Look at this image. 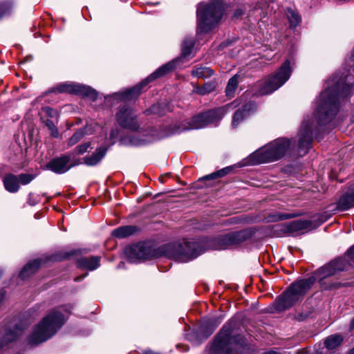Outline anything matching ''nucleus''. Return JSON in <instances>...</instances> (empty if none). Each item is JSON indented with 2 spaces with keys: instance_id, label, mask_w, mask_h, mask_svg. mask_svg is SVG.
<instances>
[{
  "instance_id": "49",
  "label": "nucleus",
  "mask_w": 354,
  "mask_h": 354,
  "mask_svg": "<svg viewBox=\"0 0 354 354\" xmlns=\"http://www.w3.org/2000/svg\"><path fill=\"white\" fill-rule=\"evenodd\" d=\"M241 15V11H239V10H237V11L236 12V13H235V16H236V17H238V16H239V15Z\"/></svg>"
},
{
  "instance_id": "40",
  "label": "nucleus",
  "mask_w": 354,
  "mask_h": 354,
  "mask_svg": "<svg viewBox=\"0 0 354 354\" xmlns=\"http://www.w3.org/2000/svg\"><path fill=\"white\" fill-rule=\"evenodd\" d=\"M69 255L68 254H65L64 255L55 254L51 256L49 259L50 261H62L63 259H66Z\"/></svg>"
},
{
  "instance_id": "25",
  "label": "nucleus",
  "mask_w": 354,
  "mask_h": 354,
  "mask_svg": "<svg viewBox=\"0 0 354 354\" xmlns=\"http://www.w3.org/2000/svg\"><path fill=\"white\" fill-rule=\"evenodd\" d=\"M41 264V259H37L27 263L19 273V277L25 279L34 274Z\"/></svg>"
},
{
  "instance_id": "10",
  "label": "nucleus",
  "mask_w": 354,
  "mask_h": 354,
  "mask_svg": "<svg viewBox=\"0 0 354 354\" xmlns=\"http://www.w3.org/2000/svg\"><path fill=\"white\" fill-rule=\"evenodd\" d=\"M176 61H172L158 68L155 72L142 80L140 83L136 85L133 88H129L122 93L120 95L122 100L129 101L136 98L141 93V90L146 86L149 82L154 80L162 77L175 68Z\"/></svg>"
},
{
  "instance_id": "28",
  "label": "nucleus",
  "mask_w": 354,
  "mask_h": 354,
  "mask_svg": "<svg viewBox=\"0 0 354 354\" xmlns=\"http://www.w3.org/2000/svg\"><path fill=\"white\" fill-rule=\"evenodd\" d=\"M195 45V40L192 37H187L185 38L182 44V52H181V57L182 58H187L192 54L193 48Z\"/></svg>"
},
{
  "instance_id": "54",
  "label": "nucleus",
  "mask_w": 354,
  "mask_h": 354,
  "mask_svg": "<svg viewBox=\"0 0 354 354\" xmlns=\"http://www.w3.org/2000/svg\"><path fill=\"white\" fill-rule=\"evenodd\" d=\"M214 328L210 331V334H212V332L214 331Z\"/></svg>"
},
{
  "instance_id": "6",
  "label": "nucleus",
  "mask_w": 354,
  "mask_h": 354,
  "mask_svg": "<svg viewBox=\"0 0 354 354\" xmlns=\"http://www.w3.org/2000/svg\"><path fill=\"white\" fill-rule=\"evenodd\" d=\"M291 147V141L279 138L256 151L250 156L253 165L273 162L282 158Z\"/></svg>"
},
{
  "instance_id": "7",
  "label": "nucleus",
  "mask_w": 354,
  "mask_h": 354,
  "mask_svg": "<svg viewBox=\"0 0 354 354\" xmlns=\"http://www.w3.org/2000/svg\"><path fill=\"white\" fill-rule=\"evenodd\" d=\"M292 71L290 61H285L274 74L258 83L255 94L264 95L277 90L288 80Z\"/></svg>"
},
{
  "instance_id": "29",
  "label": "nucleus",
  "mask_w": 354,
  "mask_h": 354,
  "mask_svg": "<svg viewBox=\"0 0 354 354\" xmlns=\"http://www.w3.org/2000/svg\"><path fill=\"white\" fill-rule=\"evenodd\" d=\"M343 341V337L339 334H335L328 336L324 344L328 349H333L340 345Z\"/></svg>"
},
{
  "instance_id": "47",
  "label": "nucleus",
  "mask_w": 354,
  "mask_h": 354,
  "mask_svg": "<svg viewBox=\"0 0 354 354\" xmlns=\"http://www.w3.org/2000/svg\"><path fill=\"white\" fill-rule=\"evenodd\" d=\"M51 131V136L56 138L58 136V134H59V132H58V129H57V133L55 134V132L53 131V130H50Z\"/></svg>"
},
{
  "instance_id": "53",
  "label": "nucleus",
  "mask_w": 354,
  "mask_h": 354,
  "mask_svg": "<svg viewBox=\"0 0 354 354\" xmlns=\"http://www.w3.org/2000/svg\"><path fill=\"white\" fill-rule=\"evenodd\" d=\"M2 274H3V272H2V270H0V278L1 277Z\"/></svg>"
},
{
  "instance_id": "42",
  "label": "nucleus",
  "mask_w": 354,
  "mask_h": 354,
  "mask_svg": "<svg viewBox=\"0 0 354 354\" xmlns=\"http://www.w3.org/2000/svg\"><path fill=\"white\" fill-rule=\"evenodd\" d=\"M32 196L33 195L32 194H30L28 195V203L31 205V206H33L35 205H36L37 203V201H36L35 200H34L32 198Z\"/></svg>"
},
{
  "instance_id": "14",
  "label": "nucleus",
  "mask_w": 354,
  "mask_h": 354,
  "mask_svg": "<svg viewBox=\"0 0 354 354\" xmlns=\"http://www.w3.org/2000/svg\"><path fill=\"white\" fill-rule=\"evenodd\" d=\"M116 120L118 124L124 129L136 131L139 129V124L136 115L132 108L128 105L120 107L116 113Z\"/></svg>"
},
{
  "instance_id": "43",
  "label": "nucleus",
  "mask_w": 354,
  "mask_h": 354,
  "mask_svg": "<svg viewBox=\"0 0 354 354\" xmlns=\"http://www.w3.org/2000/svg\"><path fill=\"white\" fill-rule=\"evenodd\" d=\"M347 254L351 259L354 260V245L347 251Z\"/></svg>"
},
{
  "instance_id": "51",
  "label": "nucleus",
  "mask_w": 354,
  "mask_h": 354,
  "mask_svg": "<svg viewBox=\"0 0 354 354\" xmlns=\"http://www.w3.org/2000/svg\"><path fill=\"white\" fill-rule=\"evenodd\" d=\"M159 180H160V181L162 183H164V182H165V181H164V177H163V176H160V177L159 178Z\"/></svg>"
},
{
  "instance_id": "24",
  "label": "nucleus",
  "mask_w": 354,
  "mask_h": 354,
  "mask_svg": "<svg viewBox=\"0 0 354 354\" xmlns=\"http://www.w3.org/2000/svg\"><path fill=\"white\" fill-rule=\"evenodd\" d=\"M107 151V148H97L94 153L84 158V163L88 166H94L97 165L104 158Z\"/></svg>"
},
{
  "instance_id": "52",
  "label": "nucleus",
  "mask_w": 354,
  "mask_h": 354,
  "mask_svg": "<svg viewBox=\"0 0 354 354\" xmlns=\"http://www.w3.org/2000/svg\"><path fill=\"white\" fill-rule=\"evenodd\" d=\"M349 354H354V347L349 351Z\"/></svg>"
},
{
  "instance_id": "4",
  "label": "nucleus",
  "mask_w": 354,
  "mask_h": 354,
  "mask_svg": "<svg viewBox=\"0 0 354 354\" xmlns=\"http://www.w3.org/2000/svg\"><path fill=\"white\" fill-rule=\"evenodd\" d=\"M236 326V322L232 320L222 327L209 348V354L234 353L242 342V336L235 330Z\"/></svg>"
},
{
  "instance_id": "37",
  "label": "nucleus",
  "mask_w": 354,
  "mask_h": 354,
  "mask_svg": "<svg viewBox=\"0 0 354 354\" xmlns=\"http://www.w3.org/2000/svg\"><path fill=\"white\" fill-rule=\"evenodd\" d=\"M90 146V142H84L82 145H80L75 148L74 153L77 155L83 154L87 151Z\"/></svg>"
},
{
  "instance_id": "5",
  "label": "nucleus",
  "mask_w": 354,
  "mask_h": 354,
  "mask_svg": "<svg viewBox=\"0 0 354 354\" xmlns=\"http://www.w3.org/2000/svg\"><path fill=\"white\" fill-rule=\"evenodd\" d=\"M224 11L222 0L200 3L197 8V32L210 31L221 20Z\"/></svg>"
},
{
  "instance_id": "46",
  "label": "nucleus",
  "mask_w": 354,
  "mask_h": 354,
  "mask_svg": "<svg viewBox=\"0 0 354 354\" xmlns=\"http://www.w3.org/2000/svg\"><path fill=\"white\" fill-rule=\"evenodd\" d=\"M262 354H281V353L279 352H277L275 351H266V352H264Z\"/></svg>"
},
{
  "instance_id": "8",
  "label": "nucleus",
  "mask_w": 354,
  "mask_h": 354,
  "mask_svg": "<svg viewBox=\"0 0 354 354\" xmlns=\"http://www.w3.org/2000/svg\"><path fill=\"white\" fill-rule=\"evenodd\" d=\"M164 254L178 262H187L196 258L198 253L194 242L171 243L162 248Z\"/></svg>"
},
{
  "instance_id": "17",
  "label": "nucleus",
  "mask_w": 354,
  "mask_h": 354,
  "mask_svg": "<svg viewBox=\"0 0 354 354\" xmlns=\"http://www.w3.org/2000/svg\"><path fill=\"white\" fill-rule=\"evenodd\" d=\"M26 326L21 322L16 324L14 328L10 326L5 328L0 332V349L7 346L10 343L15 342L22 335Z\"/></svg>"
},
{
  "instance_id": "21",
  "label": "nucleus",
  "mask_w": 354,
  "mask_h": 354,
  "mask_svg": "<svg viewBox=\"0 0 354 354\" xmlns=\"http://www.w3.org/2000/svg\"><path fill=\"white\" fill-rule=\"evenodd\" d=\"M256 109V106L252 102H249L239 109L234 114L232 119V126L236 127L239 123L245 118L251 111Z\"/></svg>"
},
{
  "instance_id": "16",
  "label": "nucleus",
  "mask_w": 354,
  "mask_h": 354,
  "mask_svg": "<svg viewBox=\"0 0 354 354\" xmlns=\"http://www.w3.org/2000/svg\"><path fill=\"white\" fill-rule=\"evenodd\" d=\"M313 121L311 119H304L299 131L298 151L300 156L306 153L313 140Z\"/></svg>"
},
{
  "instance_id": "48",
  "label": "nucleus",
  "mask_w": 354,
  "mask_h": 354,
  "mask_svg": "<svg viewBox=\"0 0 354 354\" xmlns=\"http://www.w3.org/2000/svg\"><path fill=\"white\" fill-rule=\"evenodd\" d=\"M142 354H160V353H155L151 351H147L143 352Z\"/></svg>"
},
{
  "instance_id": "35",
  "label": "nucleus",
  "mask_w": 354,
  "mask_h": 354,
  "mask_svg": "<svg viewBox=\"0 0 354 354\" xmlns=\"http://www.w3.org/2000/svg\"><path fill=\"white\" fill-rule=\"evenodd\" d=\"M85 135L84 129H80L77 130L75 133L68 139V145L72 147L80 141Z\"/></svg>"
},
{
  "instance_id": "9",
  "label": "nucleus",
  "mask_w": 354,
  "mask_h": 354,
  "mask_svg": "<svg viewBox=\"0 0 354 354\" xmlns=\"http://www.w3.org/2000/svg\"><path fill=\"white\" fill-rule=\"evenodd\" d=\"M226 113L225 107H219L193 116L184 121V130H193L204 128L209 124L218 123Z\"/></svg>"
},
{
  "instance_id": "15",
  "label": "nucleus",
  "mask_w": 354,
  "mask_h": 354,
  "mask_svg": "<svg viewBox=\"0 0 354 354\" xmlns=\"http://www.w3.org/2000/svg\"><path fill=\"white\" fill-rule=\"evenodd\" d=\"M35 174H20L15 175L7 174L3 178V184L5 189L10 193H16L20 189V183L23 185L29 184L35 178Z\"/></svg>"
},
{
  "instance_id": "2",
  "label": "nucleus",
  "mask_w": 354,
  "mask_h": 354,
  "mask_svg": "<svg viewBox=\"0 0 354 354\" xmlns=\"http://www.w3.org/2000/svg\"><path fill=\"white\" fill-rule=\"evenodd\" d=\"M352 75L335 73L326 82L317 101L315 116L319 125L329 122L337 113L339 100L352 93Z\"/></svg>"
},
{
  "instance_id": "27",
  "label": "nucleus",
  "mask_w": 354,
  "mask_h": 354,
  "mask_svg": "<svg viewBox=\"0 0 354 354\" xmlns=\"http://www.w3.org/2000/svg\"><path fill=\"white\" fill-rule=\"evenodd\" d=\"M214 73V71L209 67L203 66H195L192 71V75L198 78L205 79L211 77Z\"/></svg>"
},
{
  "instance_id": "1",
  "label": "nucleus",
  "mask_w": 354,
  "mask_h": 354,
  "mask_svg": "<svg viewBox=\"0 0 354 354\" xmlns=\"http://www.w3.org/2000/svg\"><path fill=\"white\" fill-rule=\"evenodd\" d=\"M346 265V262L344 259H337L316 270L313 276L296 281L283 295L275 299L272 304L273 308L278 312L291 308L304 297L316 280H318L321 287L325 290L339 287V283H330L328 281V279L343 271Z\"/></svg>"
},
{
  "instance_id": "31",
  "label": "nucleus",
  "mask_w": 354,
  "mask_h": 354,
  "mask_svg": "<svg viewBox=\"0 0 354 354\" xmlns=\"http://www.w3.org/2000/svg\"><path fill=\"white\" fill-rule=\"evenodd\" d=\"M299 216V214H286L281 212H275L270 214L268 216V220L270 222H277L295 218Z\"/></svg>"
},
{
  "instance_id": "13",
  "label": "nucleus",
  "mask_w": 354,
  "mask_h": 354,
  "mask_svg": "<svg viewBox=\"0 0 354 354\" xmlns=\"http://www.w3.org/2000/svg\"><path fill=\"white\" fill-rule=\"evenodd\" d=\"M125 254L131 263L149 259L156 255L155 250L149 242H140L131 245L125 249Z\"/></svg>"
},
{
  "instance_id": "12",
  "label": "nucleus",
  "mask_w": 354,
  "mask_h": 354,
  "mask_svg": "<svg viewBox=\"0 0 354 354\" xmlns=\"http://www.w3.org/2000/svg\"><path fill=\"white\" fill-rule=\"evenodd\" d=\"M48 93H69L86 96L95 101L97 93L92 88L74 82H64L50 88Z\"/></svg>"
},
{
  "instance_id": "11",
  "label": "nucleus",
  "mask_w": 354,
  "mask_h": 354,
  "mask_svg": "<svg viewBox=\"0 0 354 354\" xmlns=\"http://www.w3.org/2000/svg\"><path fill=\"white\" fill-rule=\"evenodd\" d=\"M251 235V232L247 230L220 235L214 239L213 248L214 250H221L236 247L249 239Z\"/></svg>"
},
{
  "instance_id": "41",
  "label": "nucleus",
  "mask_w": 354,
  "mask_h": 354,
  "mask_svg": "<svg viewBox=\"0 0 354 354\" xmlns=\"http://www.w3.org/2000/svg\"><path fill=\"white\" fill-rule=\"evenodd\" d=\"M45 124L49 130H53L55 132V133H57V127H55L54 122L51 120L47 119L45 121Z\"/></svg>"
},
{
  "instance_id": "18",
  "label": "nucleus",
  "mask_w": 354,
  "mask_h": 354,
  "mask_svg": "<svg viewBox=\"0 0 354 354\" xmlns=\"http://www.w3.org/2000/svg\"><path fill=\"white\" fill-rule=\"evenodd\" d=\"M71 156L64 155L60 157L54 158L50 160L46 167L56 174H64L68 171L75 165L70 164Z\"/></svg>"
},
{
  "instance_id": "30",
  "label": "nucleus",
  "mask_w": 354,
  "mask_h": 354,
  "mask_svg": "<svg viewBox=\"0 0 354 354\" xmlns=\"http://www.w3.org/2000/svg\"><path fill=\"white\" fill-rule=\"evenodd\" d=\"M215 88V83L213 82H209L204 84L202 86H194L193 91L198 95H205L214 91Z\"/></svg>"
},
{
  "instance_id": "36",
  "label": "nucleus",
  "mask_w": 354,
  "mask_h": 354,
  "mask_svg": "<svg viewBox=\"0 0 354 354\" xmlns=\"http://www.w3.org/2000/svg\"><path fill=\"white\" fill-rule=\"evenodd\" d=\"M13 8V4L10 1L0 3V19L3 16L8 15Z\"/></svg>"
},
{
  "instance_id": "44",
  "label": "nucleus",
  "mask_w": 354,
  "mask_h": 354,
  "mask_svg": "<svg viewBox=\"0 0 354 354\" xmlns=\"http://www.w3.org/2000/svg\"><path fill=\"white\" fill-rule=\"evenodd\" d=\"M87 273L83 274V275H80V276H78L77 277L75 278V281H82L84 277H86L87 276Z\"/></svg>"
},
{
  "instance_id": "33",
  "label": "nucleus",
  "mask_w": 354,
  "mask_h": 354,
  "mask_svg": "<svg viewBox=\"0 0 354 354\" xmlns=\"http://www.w3.org/2000/svg\"><path fill=\"white\" fill-rule=\"evenodd\" d=\"M286 15L290 23V27L298 26L301 21V17L299 14L291 8H288Z\"/></svg>"
},
{
  "instance_id": "22",
  "label": "nucleus",
  "mask_w": 354,
  "mask_h": 354,
  "mask_svg": "<svg viewBox=\"0 0 354 354\" xmlns=\"http://www.w3.org/2000/svg\"><path fill=\"white\" fill-rule=\"evenodd\" d=\"M162 137V136H156L153 133H151L150 135V138L146 136L144 138H138L137 136H134L131 137L123 138L120 140V142L122 145L129 144L131 145L139 146L153 141L154 140L156 139H160Z\"/></svg>"
},
{
  "instance_id": "26",
  "label": "nucleus",
  "mask_w": 354,
  "mask_h": 354,
  "mask_svg": "<svg viewBox=\"0 0 354 354\" xmlns=\"http://www.w3.org/2000/svg\"><path fill=\"white\" fill-rule=\"evenodd\" d=\"M138 230V228L135 225H124L115 229L111 234L116 238L124 239L133 234Z\"/></svg>"
},
{
  "instance_id": "20",
  "label": "nucleus",
  "mask_w": 354,
  "mask_h": 354,
  "mask_svg": "<svg viewBox=\"0 0 354 354\" xmlns=\"http://www.w3.org/2000/svg\"><path fill=\"white\" fill-rule=\"evenodd\" d=\"M101 257L100 256L82 257L77 259V266L82 270L93 271L100 266Z\"/></svg>"
},
{
  "instance_id": "3",
  "label": "nucleus",
  "mask_w": 354,
  "mask_h": 354,
  "mask_svg": "<svg viewBox=\"0 0 354 354\" xmlns=\"http://www.w3.org/2000/svg\"><path fill=\"white\" fill-rule=\"evenodd\" d=\"M64 315L59 310H53L35 326L28 337V343L38 345L51 338L65 322Z\"/></svg>"
},
{
  "instance_id": "45",
  "label": "nucleus",
  "mask_w": 354,
  "mask_h": 354,
  "mask_svg": "<svg viewBox=\"0 0 354 354\" xmlns=\"http://www.w3.org/2000/svg\"><path fill=\"white\" fill-rule=\"evenodd\" d=\"M353 330H354V317L351 319L349 324V330L352 331Z\"/></svg>"
},
{
  "instance_id": "19",
  "label": "nucleus",
  "mask_w": 354,
  "mask_h": 354,
  "mask_svg": "<svg viewBox=\"0 0 354 354\" xmlns=\"http://www.w3.org/2000/svg\"><path fill=\"white\" fill-rule=\"evenodd\" d=\"M354 207V185L349 186L339 198L337 208L340 211H345Z\"/></svg>"
},
{
  "instance_id": "38",
  "label": "nucleus",
  "mask_w": 354,
  "mask_h": 354,
  "mask_svg": "<svg viewBox=\"0 0 354 354\" xmlns=\"http://www.w3.org/2000/svg\"><path fill=\"white\" fill-rule=\"evenodd\" d=\"M42 111L50 118H55L57 116V112L50 106H44L41 109Z\"/></svg>"
},
{
  "instance_id": "50",
  "label": "nucleus",
  "mask_w": 354,
  "mask_h": 354,
  "mask_svg": "<svg viewBox=\"0 0 354 354\" xmlns=\"http://www.w3.org/2000/svg\"><path fill=\"white\" fill-rule=\"evenodd\" d=\"M110 136L112 138V137H114L115 136V133H114V131L112 130L110 133Z\"/></svg>"
},
{
  "instance_id": "23",
  "label": "nucleus",
  "mask_w": 354,
  "mask_h": 354,
  "mask_svg": "<svg viewBox=\"0 0 354 354\" xmlns=\"http://www.w3.org/2000/svg\"><path fill=\"white\" fill-rule=\"evenodd\" d=\"M311 222L306 220H297L286 223L284 225V230L286 232H299L310 228Z\"/></svg>"
},
{
  "instance_id": "39",
  "label": "nucleus",
  "mask_w": 354,
  "mask_h": 354,
  "mask_svg": "<svg viewBox=\"0 0 354 354\" xmlns=\"http://www.w3.org/2000/svg\"><path fill=\"white\" fill-rule=\"evenodd\" d=\"M160 104H154L151 107H150L149 109L145 111V114L149 115L151 113H153V114L160 115L161 112L160 111Z\"/></svg>"
},
{
  "instance_id": "34",
  "label": "nucleus",
  "mask_w": 354,
  "mask_h": 354,
  "mask_svg": "<svg viewBox=\"0 0 354 354\" xmlns=\"http://www.w3.org/2000/svg\"><path fill=\"white\" fill-rule=\"evenodd\" d=\"M232 170V167H227L225 168H223L217 171H215L209 175H207L205 177V179L212 180V179H216L218 178L223 177L228 174L230 171Z\"/></svg>"
},
{
  "instance_id": "32",
  "label": "nucleus",
  "mask_w": 354,
  "mask_h": 354,
  "mask_svg": "<svg viewBox=\"0 0 354 354\" xmlns=\"http://www.w3.org/2000/svg\"><path fill=\"white\" fill-rule=\"evenodd\" d=\"M238 77L239 76L234 75L231 77L227 83V85L225 88L226 95L229 97H232L234 96V93L238 85Z\"/></svg>"
}]
</instances>
